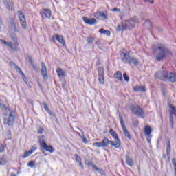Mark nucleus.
I'll list each match as a JSON object with an SVG mask.
<instances>
[{"label":"nucleus","instance_id":"obj_15","mask_svg":"<svg viewBox=\"0 0 176 176\" xmlns=\"http://www.w3.org/2000/svg\"><path fill=\"white\" fill-rule=\"evenodd\" d=\"M120 120L121 127L123 130V133L125 137L130 138V133H129V130H127V128H126V125H124V122H123V119L122 118V117H120Z\"/></svg>","mask_w":176,"mask_h":176},{"label":"nucleus","instance_id":"obj_36","mask_svg":"<svg viewBox=\"0 0 176 176\" xmlns=\"http://www.w3.org/2000/svg\"><path fill=\"white\" fill-rule=\"evenodd\" d=\"M28 166V167H34V166H35V162L34 161L29 162Z\"/></svg>","mask_w":176,"mask_h":176},{"label":"nucleus","instance_id":"obj_1","mask_svg":"<svg viewBox=\"0 0 176 176\" xmlns=\"http://www.w3.org/2000/svg\"><path fill=\"white\" fill-rule=\"evenodd\" d=\"M153 50L155 54V60L157 61L163 60L166 56H171V52L167 50L163 45H155L153 47Z\"/></svg>","mask_w":176,"mask_h":176},{"label":"nucleus","instance_id":"obj_29","mask_svg":"<svg viewBox=\"0 0 176 176\" xmlns=\"http://www.w3.org/2000/svg\"><path fill=\"white\" fill-rule=\"evenodd\" d=\"M166 153L168 156H170V153H171V144L170 143V141H168L167 143Z\"/></svg>","mask_w":176,"mask_h":176},{"label":"nucleus","instance_id":"obj_4","mask_svg":"<svg viewBox=\"0 0 176 176\" xmlns=\"http://www.w3.org/2000/svg\"><path fill=\"white\" fill-rule=\"evenodd\" d=\"M6 112L4 113L3 123L6 126H13L14 123V113L10 109H6V106H3Z\"/></svg>","mask_w":176,"mask_h":176},{"label":"nucleus","instance_id":"obj_20","mask_svg":"<svg viewBox=\"0 0 176 176\" xmlns=\"http://www.w3.org/2000/svg\"><path fill=\"white\" fill-rule=\"evenodd\" d=\"M42 13L44 14V16H45L47 19H50V17H52V10L49 9L43 10Z\"/></svg>","mask_w":176,"mask_h":176},{"label":"nucleus","instance_id":"obj_28","mask_svg":"<svg viewBox=\"0 0 176 176\" xmlns=\"http://www.w3.org/2000/svg\"><path fill=\"white\" fill-rule=\"evenodd\" d=\"M115 78L118 79V80H123V77H122V72H117L116 74H115Z\"/></svg>","mask_w":176,"mask_h":176},{"label":"nucleus","instance_id":"obj_33","mask_svg":"<svg viewBox=\"0 0 176 176\" xmlns=\"http://www.w3.org/2000/svg\"><path fill=\"white\" fill-rule=\"evenodd\" d=\"M3 164H6V160L0 158V166H3Z\"/></svg>","mask_w":176,"mask_h":176},{"label":"nucleus","instance_id":"obj_13","mask_svg":"<svg viewBox=\"0 0 176 176\" xmlns=\"http://www.w3.org/2000/svg\"><path fill=\"white\" fill-rule=\"evenodd\" d=\"M94 17L98 19V20H107L108 19V14L102 12H98L94 14Z\"/></svg>","mask_w":176,"mask_h":176},{"label":"nucleus","instance_id":"obj_5","mask_svg":"<svg viewBox=\"0 0 176 176\" xmlns=\"http://www.w3.org/2000/svg\"><path fill=\"white\" fill-rule=\"evenodd\" d=\"M38 142L41 147L43 148L47 152H49L50 153H53V152H54V148L50 145H47L43 137L39 138Z\"/></svg>","mask_w":176,"mask_h":176},{"label":"nucleus","instance_id":"obj_12","mask_svg":"<svg viewBox=\"0 0 176 176\" xmlns=\"http://www.w3.org/2000/svg\"><path fill=\"white\" fill-rule=\"evenodd\" d=\"M98 80L100 85H104L105 83V78L104 77V68L100 67L98 69Z\"/></svg>","mask_w":176,"mask_h":176},{"label":"nucleus","instance_id":"obj_17","mask_svg":"<svg viewBox=\"0 0 176 176\" xmlns=\"http://www.w3.org/2000/svg\"><path fill=\"white\" fill-rule=\"evenodd\" d=\"M83 21L85 23V24H88L89 25H94L97 23V19L94 18H91L89 19L87 17H83L82 18Z\"/></svg>","mask_w":176,"mask_h":176},{"label":"nucleus","instance_id":"obj_42","mask_svg":"<svg viewBox=\"0 0 176 176\" xmlns=\"http://www.w3.org/2000/svg\"><path fill=\"white\" fill-rule=\"evenodd\" d=\"M82 142H84V144H87V139L85 136H82Z\"/></svg>","mask_w":176,"mask_h":176},{"label":"nucleus","instance_id":"obj_57","mask_svg":"<svg viewBox=\"0 0 176 176\" xmlns=\"http://www.w3.org/2000/svg\"><path fill=\"white\" fill-rule=\"evenodd\" d=\"M96 141H98V139H96Z\"/></svg>","mask_w":176,"mask_h":176},{"label":"nucleus","instance_id":"obj_48","mask_svg":"<svg viewBox=\"0 0 176 176\" xmlns=\"http://www.w3.org/2000/svg\"><path fill=\"white\" fill-rule=\"evenodd\" d=\"M134 126H135V127H137V126H138V121H136V122L134 123Z\"/></svg>","mask_w":176,"mask_h":176},{"label":"nucleus","instance_id":"obj_43","mask_svg":"<svg viewBox=\"0 0 176 176\" xmlns=\"http://www.w3.org/2000/svg\"><path fill=\"white\" fill-rule=\"evenodd\" d=\"M43 133V128H40L38 131V134H42Z\"/></svg>","mask_w":176,"mask_h":176},{"label":"nucleus","instance_id":"obj_23","mask_svg":"<svg viewBox=\"0 0 176 176\" xmlns=\"http://www.w3.org/2000/svg\"><path fill=\"white\" fill-rule=\"evenodd\" d=\"M56 72H57L58 76H59V78H65V76H66L65 71L63 70V69H61V68H58L56 70Z\"/></svg>","mask_w":176,"mask_h":176},{"label":"nucleus","instance_id":"obj_51","mask_svg":"<svg viewBox=\"0 0 176 176\" xmlns=\"http://www.w3.org/2000/svg\"><path fill=\"white\" fill-rule=\"evenodd\" d=\"M10 176H16V174L12 173H10Z\"/></svg>","mask_w":176,"mask_h":176},{"label":"nucleus","instance_id":"obj_24","mask_svg":"<svg viewBox=\"0 0 176 176\" xmlns=\"http://www.w3.org/2000/svg\"><path fill=\"white\" fill-rule=\"evenodd\" d=\"M134 91H142L144 93V91H146V89H145L144 86H136L133 87Z\"/></svg>","mask_w":176,"mask_h":176},{"label":"nucleus","instance_id":"obj_54","mask_svg":"<svg viewBox=\"0 0 176 176\" xmlns=\"http://www.w3.org/2000/svg\"><path fill=\"white\" fill-rule=\"evenodd\" d=\"M3 1L4 2V3H8V2H6V0H3Z\"/></svg>","mask_w":176,"mask_h":176},{"label":"nucleus","instance_id":"obj_52","mask_svg":"<svg viewBox=\"0 0 176 176\" xmlns=\"http://www.w3.org/2000/svg\"><path fill=\"white\" fill-rule=\"evenodd\" d=\"M123 17H124V15H121V16H120V19H122Z\"/></svg>","mask_w":176,"mask_h":176},{"label":"nucleus","instance_id":"obj_25","mask_svg":"<svg viewBox=\"0 0 176 176\" xmlns=\"http://www.w3.org/2000/svg\"><path fill=\"white\" fill-rule=\"evenodd\" d=\"M126 162L128 166H130L131 167L134 166V161H133V159L129 156H126Z\"/></svg>","mask_w":176,"mask_h":176},{"label":"nucleus","instance_id":"obj_55","mask_svg":"<svg viewBox=\"0 0 176 176\" xmlns=\"http://www.w3.org/2000/svg\"><path fill=\"white\" fill-rule=\"evenodd\" d=\"M2 25V21L0 20V27Z\"/></svg>","mask_w":176,"mask_h":176},{"label":"nucleus","instance_id":"obj_56","mask_svg":"<svg viewBox=\"0 0 176 176\" xmlns=\"http://www.w3.org/2000/svg\"><path fill=\"white\" fill-rule=\"evenodd\" d=\"M2 107V104L0 103V107Z\"/></svg>","mask_w":176,"mask_h":176},{"label":"nucleus","instance_id":"obj_35","mask_svg":"<svg viewBox=\"0 0 176 176\" xmlns=\"http://www.w3.org/2000/svg\"><path fill=\"white\" fill-rule=\"evenodd\" d=\"M32 67L34 68V71L38 72V67L34 63L31 62Z\"/></svg>","mask_w":176,"mask_h":176},{"label":"nucleus","instance_id":"obj_18","mask_svg":"<svg viewBox=\"0 0 176 176\" xmlns=\"http://www.w3.org/2000/svg\"><path fill=\"white\" fill-rule=\"evenodd\" d=\"M41 74L43 79H47V69L46 68L45 63H41Z\"/></svg>","mask_w":176,"mask_h":176},{"label":"nucleus","instance_id":"obj_34","mask_svg":"<svg viewBox=\"0 0 176 176\" xmlns=\"http://www.w3.org/2000/svg\"><path fill=\"white\" fill-rule=\"evenodd\" d=\"M5 46H8V47H10V49H14L13 44H12L10 42H7V44H6Z\"/></svg>","mask_w":176,"mask_h":176},{"label":"nucleus","instance_id":"obj_27","mask_svg":"<svg viewBox=\"0 0 176 176\" xmlns=\"http://www.w3.org/2000/svg\"><path fill=\"white\" fill-rule=\"evenodd\" d=\"M99 32L100 34H104V35H107V36H109V35H111V32L109 30H107L105 29H100L99 30Z\"/></svg>","mask_w":176,"mask_h":176},{"label":"nucleus","instance_id":"obj_44","mask_svg":"<svg viewBox=\"0 0 176 176\" xmlns=\"http://www.w3.org/2000/svg\"><path fill=\"white\" fill-rule=\"evenodd\" d=\"M112 12H120V9L119 8H113L111 10Z\"/></svg>","mask_w":176,"mask_h":176},{"label":"nucleus","instance_id":"obj_14","mask_svg":"<svg viewBox=\"0 0 176 176\" xmlns=\"http://www.w3.org/2000/svg\"><path fill=\"white\" fill-rule=\"evenodd\" d=\"M131 110L135 113V115H138V116H142V113H144L142 109H141L138 106L134 107L132 105L131 107Z\"/></svg>","mask_w":176,"mask_h":176},{"label":"nucleus","instance_id":"obj_39","mask_svg":"<svg viewBox=\"0 0 176 176\" xmlns=\"http://www.w3.org/2000/svg\"><path fill=\"white\" fill-rule=\"evenodd\" d=\"M13 47H14V49H12V50H16V49H17V47H19V43L15 42L14 45H13Z\"/></svg>","mask_w":176,"mask_h":176},{"label":"nucleus","instance_id":"obj_31","mask_svg":"<svg viewBox=\"0 0 176 176\" xmlns=\"http://www.w3.org/2000/svg\"><path fill=\"white\" fill-rule=\"evenodd\" d=\"M7 9L8 10H13V2L10 1L7 3Z\"/></svg>","mask_w":176,"mask_h":176},{"label":"nucleus","instance_id":"obj_9","mask_svg":"<svg viewBox=\"0 0 176 176\" xmlns=\"http://www.w3.org/2000/svg\"><path fill=\"white\" fill-rule=\"evenodd\" d=\"M109 145V140L108 138H104L102 141L100 142H94L93 144L94 146H96V148H107Z\"/></svg>","mask_w":176,"mask_h":176},{"label":"nucleus","instance_id":"obj_11","mask_svg":"<svg viewBox=\"0 0 176 176\" xmlns=\"http://www.w3.org/2000/svg\"><path fill=\"white\" fill-rule=\"evenodd\" d=\"M19 21L21 23V25L23 30L27 29V21L25 20V16H24V14L22 12H19Z\"/></svg>","mask_w":176,"mask_h":176},{"label":"nucleus","instance_id":"obj_49","mask_svg":"<svg viewBox=\"0 0 176 176\" xmlns=\"http://www.w3.org/2000/svg\"><path fill=\"white\" fill-rule=\"evenodd\" d=\"M93 168H94V170H98V168H97V166H93Z\"/></svg>","mask_w":176,"mask_h":176},{"label":"nucleus","instance_id":"obj_38","mask_svg":"<svg viewBox=\"0 0 176 176\" xmlns=\"http://www.w3.org/2000/svg\"><path fill=\"white\" fill-rule=\"evenodd\" d=\"M172 163L174 165V167H175V175H176V160L173 159L172 160Z\"/></svg>","mask_w":176,"mask_h":176},{"label":"nucleus","instance_id":"obj_41","mask_svg":"<svg viewBox=\"0 0 176 176\" xmlns=\"http://www.w3.org/2000/svg\"><path fill=\"white\" fill-rule=\"evenodd\" d=\"M0 43H1V45H4L8 44V42H6V41L3 39H1Z\"/></svg>","mask_w":176,"mask_h":176},{"label":"nucleus","instance_id":"obj_3","mask_svg":"<svg viewBox=\"0 0 176 176\" xmlns=\"http://www.w3.org/2000/svg\"><path fill=\"white\" fill-rule=\"evenodd\" d=\"M155 78L162 80H168V82H176V74L168 72H157Z\"/></svg>","mask_w":176,"mask_h":176},{"label":"nucleus","instance_id":"obj_37","mask_svg":"<svg viewBox=\"0 0 176 176\" xmlns=\"http://www.w3.org/2000/svg\"><path fill=\"white\" fill-rule=\"evenodd\" d=\"M123 76L126 82H129V80H130V78H129V76H127V74L126 73L123 74Z\"/></svg>","mask_w":176,"mask_h":176},{"label":"nucleus","instance_id":"obj_19","mask_svg":"<svg viewBox=\"0 0 176 176\" xmlns=\"http://www.w3.org/2000/svg\"><path fill=\"white\" fill-rule=\"evenodd\" d=\"M109 144L110 145H112V146H114V148H116L117 149H119L120 148V140L116 139V141H109Z\"/></svg>","mask_w":176,"mask_h":176},{"label":"nucleus","instance_id":"obj_32","mask_svg":"<svg viewBox=\"0 0 176 176\" xmlns=\"http://www.w3.org/2000/svg\"><path fill=\"white\" fill-rule=\"evenodd\" d=\"M87 42H88V43H93V42H94V38L87 37Z\"/></svg>","mask_w":176,"mask_h":176},{"label":"nucleus","instance_id":"obj_40","mask_svg":"<svg viewBox=\"0 0 176 176\" xmlns=\"http://www.w3.org/2000/svg\"><path fill=\"white\" fill-rule=\"evenodd\" d=\"M15 68H16V71H17L18 72L21 73V75H23V76H24V74H23V73L21 72V69H20V67H17V66H15Z\"/></svg>","mask_w":176,"mask_h":176},{"label":"nucleus","instance_id":"obj_16","mask_svg":"<svg viewBox=\"0 0 176 176\" xmlns=\"http://www.w3.org/2000/svg\"><path fill=\"white\" fill-rule=\"evenodd\" d=\"M36 149H38L36 146H33L30 150L25 151L23 156V159H25L26 157H30V156H31V155L33 154L36 151Z\"/></svg>","mask_w":176,"mask_h":176},{"label":"nucleus","instance_id":"obj_26","mask_svg":"<svg viewBox=\"0 0 176 176\" xmlns=\"http://www.w3.org/2000/svg\"><path fill=\"white\" fill-rule=\"evenodd\" d=\"M74 157H75L76 162L78 163L80 167H83V163H82V159L80 158V157H79V155L76 154L74 155Z\"/></svg>","mask_w":176,"mask_h":176},{"label":"nucleus","instance_id":"obj_46","mask_svg":"<svg viewBox=\"0 0 176 176\" xmlns=\"http://www.w3.org/2000/svg\"><path fill=\"white\" fill-rule=\"evenodd\" d=\"M144 2H149L150 3H153L154 1L153 0H144Z\"/></svg>","mask_w":176,"mask_h":176},{"label":"nucleus","instance_id":"obj_30","mask_svg":"<svg viewBox=\"0 0 176 176\" xmlns=\"http://www.w3.org/2000/svg\"><path fill=\"white\" fill-rule=\"evenodd\" d=\"M109 133L111 135L113 139L119 140V138H118V134H116V133H115L113 129L110 130Z\"/></svg>","mask_w":176,"mask_h":176},{"label":"nucleus","instance_id":"obj_21","mask_svg":"<svg viewBox=\"0 0 176 176\" xmlns=\"http://www.w3.org/2000/svg\"><path fill=\"white\" fill-rule=\"evenodd\" d=\"M127 64H133L134 65H138V64H140V62L135 58H130L128 60Z\"/></svg>","mask_w":176,"mask_h":176},{"label":"nucleus","instance_id":"obj_2","mask_svg":"<svg viewBox=\"0 0 176 176\" xmlns=\"http://www.w3.org/2000/svg\"><path fill=\"white\" fill-rule=\"evenodd\" d=\"M137 23V17L131 18L130 19L122 21L117 26V31H124V30H131L135 27Z\"/></svg>","mask_w":176,"mask_h":176},{"label":"nucleus","instance_id":"obj_8","mask_svg":"<svg viewBox=\"0 0 176 176\" xmlns=\"http://www.w3.org/2000/svg\"><path fill=\"white\" fill-rule=\"evenodd\" d=\"M168 107L170 112V122L173 126L174 125V117L173 116V115H175V116H176V107L170 103L168 104Z\"/></svg>","mask_w":176,"mask_h":176},{"label":"nucleus","instance_id":"obj_50","mask_svg":"<svg viewBox=\"0 0 176 176\" xmlns=\"http://www.w3.org/2000/svg\"><path fill=\"white\" fill-rule=\"evenodd\" d=\"M23 80H24V82H25V83H27V78L24 77Z\"/></svg>","mask_w":176,"mask_h":176},{"label":"nucleus","instance_id":"obj_6","mask_svg":"<svg viewBox=\"0 0 176 176\" xmlns=\"http://www.w3.org/2000/svg\"><path fill=\"white\" fill-rule=\"evenodd\" d=\"M120 57L122 61H123V63H125V64H127L129 63V60L131 58L130 57V52L124 49L121 50Z\"/></svg>","mask_w":176,"mask_h":176},{"label":"nucleus","instance_id":"obj_53","mask_svg":"<svg viewBox=\"0 0 176 176\" xmlns=\"http://www.w3.org/2000/svg\"><path fill=\"white\" fill-rule=\"evenodd\" d=\"M100 41H96V45H99Z\"/></svg>","mask_w":176,"mask_h":176},{"label":"nucleus","instance_id":"obj_7","mask_svg":"<svg viewBox=\"0 0 176 176\" xmlns=\"http://www.w3.org/2000/svg\"><path fill=\"white\" fill-rule=\"evenodd\" d=\"M9 32L11 34L12 38L14 42H17V37L13 34V32H19V28L15 23H12L9 26Z\"/></svg>","mask_w":176,"mask_h":176},{"label":"nucleus","instance_id":"obj_10","mask_svg":"<svg viewBox=\"0 0 176 176\" xmlns=\"http://www.w3.org/2000/svg\"><path fill=\"white\" fill-rule=\"evenodd\" d=\"M152 128L150 126H146L144 127V134L147 136V141L151 144V140H152Z\"/></svg>","mask_w":176,"mask_h":176},{"label":"nucleus","instance_id":"obj_47","mask_svg":"<svg viewBox=\"0 0 176 176\" xmlns=\"http://www.w3.org/2000/svg\"><path fill=\"white\" fill-rule=\"evenodd\" d=\"M4 149H3V146H0V153H2V152H3Z\"/></svg>","mask_w":176,"mask_h":176},{"label":"nucleus","instance_id":"obj_22","mask_svg":"<svg viewBox=\"0 0 176 176\" xmlns=\"http://www.w3.org/2000/svg\"><path fill=\"white\" fill-rule=\"evenodd\" d=\"M54 37L58 41V42H59L62 45H64L65 43V42L64 41V37L63 36H60L58 34H55Z\"/></svg>","mask_w":176,"mask_h":176},{"label":"nucleus","instance_id":"obj_45","mask_svg":"<svg viewBox=\"0 0 176 176\" xmlns=\"http://www.w3.org/2000/svg\"><path fill=\"white\" fill-rule=\"evenodd\" d=\"M44 109L47 111L49 112V107L46 105V104H44Z\"/></svg>","mask_w":176,"mask_h":176}]
</instances>
